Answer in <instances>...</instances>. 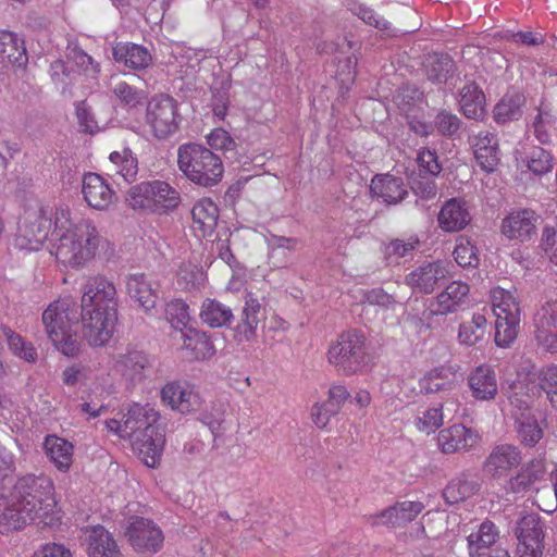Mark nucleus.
Instances as JSON below:
<instances>
[{"mask_svg": "<svg viewBox=\"0 0 557 557\" xmlns=\"http://www.w3.org/2000/svg\"><path fill=\"white\" fill-rule=\"evenodd\" d=\"M460 107L468 119H479L484 113L485 96L474 83H467L460 90Z\"/></svg>", "mask_w": 557, "mask_h": 557, "instance_id": "nucleus-38", "label": "nucleus"}, {"mask_svg": "<svg viewBox=\"0 0 557 557\" xmlns=\"http://www.w3.org/2000/svg\"><path fill=\"white\" fill-rule=\"evenodd\" d=\"M419 173L422 176H437L442 171V165L435 151L430 149H421L417 157Z\"/></svg>", "mask_w": 557, "mask_h": 557, "instance_id": "nucleus-56", "label": "nucleus"}, {"mask_svg": "<svg viewBox=\"0 0 557 557\" xmlns=\"http://www.w3.org/2000/svg\"><path fill=\"white\" fill-rule=\"evenodd\" d=\"M81 319L91 346H103L112 337L117 320V298L114 284L107 277L95 275L86 280L82 287Z\"/></svg>", "mask_w": 557, "mask_h": 557, "instance_id": "nucleus-3", "label": "nucleus"}, {"mask_svg": "<svg viewBox=\"0 0 557 557\" xmlns=\"http://www.w3.org/2000/svg\"><path fill=\"white\" fill-rule=\"evenodd\" d=\"M425 506L420 500H398L383 510L366 517L371 527L400 529L411 523Z\"/></svg>", "mask_w": 557, "mask_h": 557, "instance_id": "nucleus-12", "label": "nucleus"}, {"mask_svg": "<svg viewBox=\"0 0 557 557\" xmlns=\"http://www.w3.org/2000/svg\"><path fill=\"white\" fill-rule=\"evenodd\" d=\"M147 364V356L135 349L108 356L99 362V367L103 370V376L120 375L129 381L140 380Z\"/></svg>", "mask_w": 557, "mask_h": 557, "instance_id": "nucleus-14", "label": "nucleus"}, {"mask_svg": "<svg viewBox=\"0 0 557 557\" xmlns=\"http://www.w3.org/2000/svg\"><path fill=\"white\" fill-rule=\"evenodd\" d=\"M522 374L519 372L517 375ZM530 374L540 388V396L545 392L553 407H557V363L543 366L536 374Z\"/></svg>", "mask_w": 557, "mask_h": 557, "instance_id": "nucleus-44", "label": "nucleus"}, {"mask_svg": "<svg viewBox=\"0 0 557 557\" xmlns=\"http://www.w3.org/2000/svg\"><path fill=\"white\" fill-rule=\"evenodd\" d=\"M536 215L530 210H518L510 212L502 223V233L508 239H530L536 230Z\"/></svg>", "mask_w": 557, "mask_h": 557, "instance_id": "nucleus-28", "label": "nucleus"}, {"mask_svg": "<svg viewBox=\"0 0 557 557\" xmlns=\"http://www.w3.org/2000/svg\"><path fill=\"white\" fill-rule=\"evenodd\" d=\"M76 117L78 121L79 129L84 133L95 134L99 132L100 127L96 121L90 108L86 101H79L75 104Z\"/></svg>", "mask_w": 557, "mask_h": 557, "instance_id": "nucleus-59", "label": "nucleus"}, {"mask_svg": "<svg viewBox=\"0 0 557 557\" xmlns=\"http://www.w3.org/2000/svg\"><path fill=\"white\" fill-rule=\"evenodd\" d=\"M199 317L202 323L216 329L230 324L233 320V312L224 304L207 298L201 305Z\"/></svg>", "mask_w": 557, "mask_h": 557, "instance_id": "nucleus-39", "label": "nucleus"}, {"mask_svg": "<svg viewBox=\"0 0 557 557\" xmlns=\"http://www.w3.org/2000/svg\"><path fill=\"white\" fill-rule=\"evenodd\" d=\"M338 413L335 408L327 406L326 400L313 404L310 411L313 424L321 430L326 429L331 419Z\"/></svg>", "mask_w": 557, "mask_h": 557, "instance_id": "nucleus-58", "label": "nucleus"}, {"mask_svg": "<svg viewBox=\"0 0 557 557\" xmlns=\"http://www.w3.org/2000/svg\"><path fill=\"white\" fill-rule=\"evenodd\" d=\"M125 534L137 553H158L164 542L162 530L150 519L132 517Z\"/></svg>", "mask_w": 557, "mask_h": 557, "instance_id": "nucleus-13", "label": "nucleus"}, {"mask_svg": "<svg viewBox=\"0 0 557 557\" xmlns=\"http://www.w3.org/2000/svg\"><path fill=\"white\" fill-rule=\"evenodd\" d=\"M82 195L87 206L96 211L110 210L119 199L111 183L95 172L84 174Z\"/></svg>", "mask_w": 557, "mask_h": 557, "instance_id": "nucleus-17", "label": "nucleus"}, {"mask_svg": "<svg viewBox=\"0 0 557 557\" xmlns=\"http://www.w3.org/2000/svg\"><path fill=\"white\" fill-rule=\"evenodd\" d=\"M453 255L462 268H475L479 264L478 249L467 237L461 236L456 240Z\"/></svg>", "mask_w": 557, "mask_h": 557, "instance_id": "nucleus-49", "label": "nucleus"}, {"mask_svg": "<svg viewBox=\"0 0 557 557\" xmlns=\"http://www.w3.org/2000/svg\"><path fill=\"white\" fill-rule=\"evenodd\" d=\"M444 423L443 405L430 407L419 412L414 418L416 429L424 434L435 433Z\"/></svg>", "mask_w": 557, "mask_h": 557, "instance_id": "nucleus-48", "label": "nucleus"}, {"mask_svg": "<svg viewBox=\"0 0 557 557\" xmlns=\"http://www.w3.org/2000/svg\"><path fill=\"white\" fill-rule=\"evenodd\" d=\"M183 348L195 360H209L215 355V347L210 336L197 329L189 327L182 334Z\"/></svg>", "mask_w": 557, "mask_h": 557, "instance_id": "nucleus-33", "label": "nucleus"}, {"mask_svg": "<svg viewBox=\"0 0 557 557\" xmlns=\"http://www.w3.org/2000/svg\"><path fill=\"white\" fill-rule=\"evenodd\" d=\"M206 141L208 144V148L220 151H230L233 150L236 146L235 140L231 136V134L221 127L213 128L208 135H206Z\"/></svg>", "mask_w": 557, "mask_h": 557, "instance_id": "nucleus-57", "label": "nucleus"}, {"mask_svg": "<svg viewBox=\"0 0 557 557\" xmlns=\"http://www.w3.org/2000/svg\"><path fill=\"white\" fill-rule=\"evenodd\" d=\"M522 461L520 449L512 444H499L492 448L483 462L484 473L494 480L506 479Z\"/></svg>", "mask_w": 557, "mask_h": 557, "instance_id": "nucleus-18", "label": "nucleus"}, {"mask_svg": "<svg viewBox=\"0 0 557 557\" xmlns=\"http://www.w3.org/2000/svg\"><path fill=\"white\" fill-rule=\"evenodd\" d=\"M127 205L140 213L166 214L182 201L180 191L165 181L153 180L132 186L126 194Z\"/></svg>", "mask_w": 557, "mask_h": 557, "instance_id": "nucleus-9", "label": "nucleus"}, {"mask_svg": "<svg viewBox=\"0 0 557 557\" xmlns=\"http://www.w3.org/2000/svg\"><path fill=\"white\" fill-rule=\"evenodd\" d=\"M206 283L207 274L202 267L190 261H184L181 263L174 280V284L178 290H199L206 285Z\"/></svg>", "mask_w": 557, "mask_h": 557, "instance_id": "nucleus-37", "label": "nucleus"}, {"mask_svg": "<svg viewBox=\"0 0 557 557\" xmlns=\"http://www.w3.org/2000/svg\"><path fill=\"white\" fill-rule=\"evenodd\" d=\"M109 160L114 166L115 174L122 176L126 182L135 180L138 162L131 149L123 148L122 151H113L110 153Z\"/></svg>", "mask_w": 557, "mask_h": 557, "instance_id": "nucleus-45", "label": "nucleus"}, {"mask_svg": "<svg viewBox=\"0 0 557 557\" xmlns=\"http://www.w3.org/2000/svg\"><path fill=\"white\" fill-rule=\"evenodd\" d=\"M0 60L2 63L22 66L27 61L24 41L16 34L0 30Z\"/></svg>", "mask_w": 557, "mask_h": 557, "instance_id": "nucleus-36", "label": "nucleus"}, {"mask_svg": "<svg viewBox=\"0 0 557 557\" xmlns=\"http://www.w3.org/2000/svg\"><path fill=\"white\" fill-rule=\"evenodd\" d=\"M145 122L153 137L165 139L178 129L180 114L176 101L170 96H158L149 100Z\"/></svg>", "mask_w": 557, "mask_h": 557, "instance_id": "nucleus-11", "label": "nucleus"}, {"mask_svg": "<svg viewBox=\"0 0 557 557\" xmlns=\"http://www.w3.org/2000/svg\"><path fill=\"white\" fill-rule=\"evenodd\" d=\"M112 91L120 103L129 109L137 107L144 99V92L126 82L117 83Z\"/></svg>", "mask_w": 557, "mask_h": 557, "instance_id": "nucleus-54", "label": "nucleus"}, {"mask_svg": "<svg viewBox=\"0 0 557 557\" xmlns=\"http://www.w3.org/2000/svg\"><path fill=\"white\" fill-rule=\"evenodd\" d=\"M112 54L115 62L135 71L145 70L152 62L149 50L133 42H116L112 48Z\"/></svg>", "mask_w": 557, "mask_h": 557, "instance_id": "nucleus-30", "label": "nucleus"}, {"mask_svg": "<svg viewBox=\"0 0 557 557\" xmlns=\"http://www.w3.org/2000/svg\"><path fill=\"white\" fill-rule=\"evenodd\" d=\"M487 313L488 310L484 307L473 312L469 321L460 323L458 329V341L460 344L474 346L484 339L487 330Z\"/></svg>", "mask_w": 557, "mask_h": 557, "instance_id": "nucleus-35", "label": "nucleus"}, {"mask_svg": "<svg viewBox=\"0 0 557 557\" xmlns=\"http://www.w3.org/2000/svg\"><path fill=\"white\" fill-rule=\"evenodd\" d=\"M42 450L46 458L59 472L70 471L74 461L73 443L55 434H49L44 440Z\"/></svg>", "mask_w": 557, "mask_h": 557, "instance_id": "nucleus-26", "label": "nucleus"}, {"mask_svg": "<svg viewBox=\"0 0 557 557\" xmlns=\"http://www.w3.org/2000/svg\"><path fill=\"white\" fill-rule=\"evenodd\" d=\"M0 496L4 504L0 506V520H9L8 534L29 523L51 527L61 520L54 483L47 474H26L15 482L9 496Z\"/></svg>", "mask_w": 557, "mask_h": 557, "instance_id": "nucleus-2", "label": "nucleus"}, {"mask_svg": "<svg viewBox=\"0 0 557 557\" xmlns=\"http://www.w3.org/2000/svg\"><path fill=\"white\" fill-rule=\"evenodd\" d=\"M528 169L536 175H544L552 171L554 165L553 154L541 148H534L528 158Z\"/></svg>", "mask_w": 557, "mask_h": 557, "instance_id": "nucleus-52", "label": "nucleus"}, {"mask_svg": "<svg viewBox=\"0 0 557 557\" xmlns=\"http://www.w3.org/2000/svg\"><path fill=\"white\" fill-rule=\"evenodd\" d=\"M26 248L39 250L51 236V255L65 268L81 269L91 262L107 244L106 237L90 218L72 220L65 205H41L29 211L20 226Z\"/></svg>", "mask_w": 557, "mask_h": 557, "instance_id": "nucleus-1", "label": "nucleus"}, {"mask_svg": "<svg viewBox=\"0 0 557 557\" xmlns=\"http://www.w3.org/2000/svg\"><path fill=\"white\" fill-rule=\"evenodd\" d=\"M84 543L88 557H122L113 535L100 524L84 529Z\"/></svg>", "mask_w": 557, "mask_h": 557, "instance_id": "nucleus-21", "label": "nucleus"}, {"mask_svg": "<svg viewBox=\"0 0 557 557\" xmlns=\"http://www.w3.org/2000/svg\"><path fill=\"white\" fill-rule=\"evenodd\" d=\"M72 552L63 544L47 543L41 545L33 554V557H72Z\"/></svg>", "mask_w": 557, "mask_h": 557, "instance_id": "nucleus-64", "label": "nucleus"}, {"mask_svg": "<svg viewBox=\"0 0 557 557\" xmlns=\"http://www.w3.org/2000/svg\"><path fill=\"white\" fill-rule=\"evenodd\" d=\"M177 168L187 181L202 188L219 185L224 176L222 158L207 146L195 141L178 146Z\"/></svg>", "mask_w": 557, "mask_h": 557, "instance_id": "nucleus-7", "label": "nucleus"}, {"mask_svg": "<svg viewBox=\"0 0 557 557\" xmlns=\"http://www.w3.org/2000/svg\"><path fill=\"white\" fill-rule=\"evenodd\" d=\"M533 322L537 345L545 351L557 354V296L545 298L536 310Z\"/></svg>", "mask_w": 557, "mask_h": 557, "instance_id": "nucleus-16", "label": "nucleus"}, {"mask_svg": "<svg viewBox=\"0 0 557 557\" xmlns=\"http://www.w3.org/2000/svg\"><path fill=\"white\" fill-rule=\"evenodd\" d=\"M165 319L174 331L188 330L190 322L189 306L183 299H172L165 305Z\"/></svg>", "mask_w": 557, "mask_h": 557, "instance_id": "nucleus-46", "label": "nucleus"}, {"mask_svg": "<svg viewBox=\"0 0 557 557\" xmlns=\"http://www.w3.org/2000/svg\"><path fill=\"white\" fill-rule=\"evenodd\" d=\"M78 322L77 304L73 297H61L51 302L42 313L48 337L65 356H75L79 345L73 326Z\"/></svg>", "mask_w": 557, "mask_h": 557, "instance_id": "nucleus-8", "label": "nucleus"}, {"mask_svg": "<svg viewBox=\"0 0 557 557\" xmlns=\"http://www.w3.org/2000/svg\"><path fill=\"white\" fill-rule=\"evenodd\" d=\"M160 398L163 405L182 414L199 410L202 404V398L195 386L181 380L166 382L160 391Z\"/></svg>", "mask_w": 557, "mask_h": 557, "instance_id": "nucleus-15", "label": "nucleus"}, {"mask_svg": "<svg viewBox=\"0 0 557 557\" xmlns=\"http://www.w3.org/2000/svg\"><path fill=\"white\" fill-rule=\"evenodd\" d=\"M546 474L545 462L542 459H533L521 467L519 472L508 481V490L512 493H521L529 490L535 483L544 480Z\"/></svg>", "mask_w": 557, "mask_h": 557, "instance_id": "nucleus-34", "label": "nucleus"}, {"mask_svg": "<svg viewBox=\"0 0 557 557\" xmlns=\"http://www.w3.org/2000/svg\"><path fill=\"white\" fill-rule=\"evenodd\" d=\"M128 296L145 311L154 309L159 298L153 283L143 273L132 274L126 282Z\"/></svg>", "mask_w": 557, "mask_h": 557, "instance_id": "nucleus-29", "label": "nucleus"}, {"mask_svg": "<svg viewBox=\"0 0 557 557\" xmlns=\"http://www.w3.org/2000/svg\"><path fill=\"white\" fill-rule=\"evenodd\" d=\"M81 380H103V373L85 366H72L62 373V381L67 386H74Z\"/></svg>", "mask_w": 557, "mask_h": 557, "instance_id": "nucleus-53", "label": "nucleus"}, {"mask_svg": "<svg viewBox=\"0 0 557 557\" xmlns=\"http://www.w3.org/2000/svg\"><path fill=\"white\" fill-rule=\"evenodd\" d=\"M518 547L525 549H541L543 552L544 531L541 519L535 513L523 516L517 527Z\"/></svg>", "mask_w": 557, "mask_h": 557, "instance_id": "nucleus-31", "label": "nucleus"}, {"mask_svg": "<svg viewBox=\"0 0 557 557\" xmlns=\"http://www.w3.org/2000/svg\"><path fill=\"white\" fill-rule=\"evenodd\" d=\"M470 286L462 281L450 282L434 299L432 311L436 315L455 313L468 300Z\"/></svg>", "mask_w": 557, "mask_h": 557, "instance_id": "nucleus-24", "label": "nucleus"}, {"mask_svg": "<svg viewBox=\"0 0 557 557\" xmlns=\"http://www.w3.org/2000/svg\"><path fill=\"white\" fill-rule=\"evenodd\" d=\"M326 360L334 370L345 376L369 372L374 356L366 334L358 329L341 332L327 346Z\"/></svg>", "mask_w": 557, "mask_h": 557, "instance_id": "nucleus-6", "label": "nucleus"}, {"mask_svg": "<svg viewBox=\"0 0 557 557\" xmlns=\"http://www.w3.org/2000/svg\"><path fill=\"white\" fill-rule=\"evenodd\" d=\"M73 61L87 76L97 78L100 73V64L82 49L75 48L73 50Z\"/></svg>", "mask_w": 557, "mask_h": 557, "instance_id": "nucleus-60", "label": "nucleus"}, {"mask_svg": "<svg viewBox=\"0 0 557 557\" xmlns=\"http://www.w3.org/2000/svg\"><path fill=\"white\" fill-rule=\"evenodd\" d=\"M259 309L260 305L256 300L246 302L242 321L235 327V339L237 342H251L256 338Z\"/></svg>", "mask_w": 557, "mask_h": 557, "instance_id": "nucleus-42", "label": "nucleus"}, {"mask_svg": "<svg viewBox=\"0 0 557 557\" xmlns=\"http://www.w3.org/2000/svg\"><path fill=\"white\" fill-rule=\"evenodd\" d=\"M447 275L446 265L442 261L424 263L406 276V284L414 292L431 294L440 280Z\"/></svg>", "mask_w": 557, "mask_h": 557, "instance_id": "nucleus-23", "label": "nucleus"}, {"mask_svg": "<svg viewBox=\"0 0 557 557\" xmlns=\"http://www.w3.org/2000/svg\"><path fill=\"white\" fill-rule=\"evenodd\" d=\"M191 228L199 237L211 236L218 225L219 208L209 197L198 199L191 208Z\"/></svg>", "mask_w": 557, "mask_h": 557, "instance_id": "nucleus-25", "label": "nucleus"}, {"mask_svg": "<svg viewBox=\"0 0 557 557\" xmlns=\"http://www.w3.org/2000/svg\"><path fill=\"white\" fill-rule=\"evenodd\" d=\"M370 189L374 196L388 205L401 201L407 195L404 181L391 174L375 175L371 181Z\"/></svg>", "mask_w": 557, "mask_h": 557, "instance_id": "nucleus-32", "label": "nucleus"}, {"mask_svg": "<svg viewBox=\"0 0 557 557\" xmlns=\"http://www.w3.org/2000/svg\"><path fill=\"white\" fill-rule=\"evenodd\" d=\"M435 126L442 135H453L459 128V119L455 114L442 111L435 117Z\"/></svg>", "mask_w": 557, "mask_h": 557, "instance_id": "nucleus-63", "label": "nucleus"}, {"mask_svg": "<svg viewBox=\"0 0 557 557\" xmlns=\"http://www.w3.org/2000/svg\"><path fill=\"white\" fill-rule=\"evenodd\" d=\"M521 98L520 96L506 95L495 106L494 116L497 122L505 123L517 119L520 114Z\"/></svg>", "mask_w": 557, "mask_h": 557, "instance_id": "nucleus-50", "label": "nucleus"}, {"mask_svg": "<svg viewBox=\"0 0 557 557\" xmlns=\"http://www.w3.org/2000/svg\"><path fill=\"white\" fill-rule=\"evenodd\" d=\"M480 485L467 474L453 479L444 488L443 496L448 504H458L474 495Z\"/></svg>", "mask_w": 557, "mask_h": 557, "instance_id": "nucleus-40", "label": "nucleus"}, {"mask_svg": "<svg viewBox=\"0 0 557 557\" xmlns=\"http://www.w3.org/2000/svg\"><path fill=\"white\" fill-rule=\"evenodd\" d=\"M471 221L467 202L461 198H451L441 208L437 215L438 226L448 233L463 230Z\"/></svg>", "mask_w": 557, "mask_h": 557, "instance_id": "nucleus-27", "label": "nucleus"}, {"mask_svg": "<svg viewBox=\"0 0 557 557\" xmlns=\"http://www.w3.org/2000/svg\"><path fill=\"white\" fill-rule=\"evenodd\" d=\"M469 144L480 169L486 173H494L502 160L497 135L482 129L469 137Z\"/></svg>", "mask_w": 557, "mask_h": 557, "instance_id": "nucleus-19", "label": "nucleus"}, {"mask_svg": "<svg viewBox=\"0 0 557 557\" xmlns=\"http://www.w3.org/2000/svg\"><path fill=\"white\" fill-rule=\"evenodd\" d=\"M468 386L471 396L478 401L495 399L498 393V382L495 370L490 364H480L468 375Z\"/></svg>", "mask_w": 557, "mask_h": 557, "instance_id": "nucleus-22", "label": "nucleus"}, {"mask_svg": "<svg viewBox=\"0 0 557 557\" xmlns=\"http://www.w3.org/2000/svg\"><path fill=\"white\" fill-rule=\"evenodd\" d=\"M363 302L371 306L389 308L396 304V299L392 294L385 292L382 287L372 288L363 294Z\"/></svg>", "mask_w": 557, "mask_h": 557, "instance_id": "nucleus-61", "label": "nucleus"}, {"mask_svg": "<svg viewBox=\"0 0 557 557\" xmlns=\"http://www.w3.org/2000/svg\"><path fill=\"white\" fill-rule=\"evenodd\" d=\"M480 441L478 431L461 423L443 429L437 436L438 447L444 454L471 450L479 445Z\"/></svg>", "mask_w": 557, "mask_h": 557, "instance_id": "nucleus-20", "label": "nucleus"}, {"mask_svg": "<svg viewBox=\"0 0 557 557\" xmlns=\"http://www.w3.org/2000/svg\"><path fill=\"white\" fill-rule=\"evenodd\" d=\"M159 413L140 405L132 406L125 419H111L104 425L109 433L122 438H131L133 448L149 468H156L161 459L165 443L164 431L157 424Z\"/></svg>", "mask_w": 557, "mask_h": 557, "instance_id": "nucleus-4", "label": "nucleus"}, {"mask_svg": "<svg viewBox=\"0 0 557 557\" xmlns=\"http://www.w3.org/2000/svg\"><path fill=\"white\" fill-rule=\"evenodd\" d=\"M540 388L530 374H519L510 383L507 398L515 419L516 432L524 446H535L547 428L546 413L535 406Z\"/></svg>", "mask_w": 557, "mask_h": 557, "instance_id": "nucleus-5", "label": "nucleus"}, {"mask_svg": "<svg viewBox=\"0 0 557 557\" xmlns=\"http://www.w3.org/2000/svg\"><path fill=\"white\" fill-rule=\"evenodd\" d=\"M492 311L495 315V344L509 347L517 338L520 327V304L515 290L499 286L491 290Z\"/></svg>", "mask_w": 557, "mask_h": 557, "instance_id": "nucleus-10", "label": "nucleus"}, {"mask_svg": "<svg viewBox=\"0 0 557 557\" xmlns=\"http://www.w3.org/2000/svg\"><path fill=\"white\" fill-rule=\"evenodd\" d=\"M499 532L494 522L485 520L479 529L467 537L471 556L480 555V550L491 547L498 539Z\"/></svg>", "mask_w": 557, "mask_h": 557, "instance_id": "nucleus-43", "label": "nucleus"}, {"mask_svg": "<svg viewBox=\"0 0 557 557\" xmlns=\"http://www.w3.org/2000/svg\"><path fill=\"white\" fill-rule=\"evenodd\" d=\"M349 397L350 393L346 386L342 384H334L327 391V406L341 411Z\"/></svg>", "mask_w": 557, "mask_h": 557, "instance_id": "nucleus-62", "label": "nucleus"}, {"mask_svg": "<svg viewBox=\"0 0 557 557\" xmlns=\"http://www.w3.org/2000/svg\"><path fill=\"white\" fill-rule=\"evenodd\" d=\"M421 393L433 394L442 391H448L453 387V380L448 371L443 368H436L428 372L419 381Z\"/></svg>", "mask_w": 557, "mask_h": 557, "instance_id": "nucleus-47", "label": "nucleus"}, {"mask_svg": "<svg viewBox=\"0 0 557 557\" xmlns=\"http://www.w3.org/2000/svg\"><path fill=\"white\" fill-rule=\"evenodd\" d=\"M555 119L549 112L539 110L533 121L534 135L541 144H549L552 141V129Z\"/></svg>", "mask_w": 557, "mask_h": 557, "instance_id": "nucleus-55", "label": "nucleus"}, {"mask_svg": "<svg viewBox=\"0 0 557 557\" xmlns=\"http://www.w3.org/2000/svg\"><path fill=\"white\" fill-rule=\"evenodd\" d=\"M4 334L7 336V341L12 352L23 358L28 362H34L37 359V351L35 347L23 339V337L10 329H5Z\"/></svg>", "mask_w": 557, "mask_h": 557, "instance_id": "nucleus-51", "label": "nucleus"}, {"mask_svg": "<svg viewBox=\"0 0 557 557\" xmlns=\"http://www.w3.org/2000/svg\"><path fill=\"white\" fill-rule=\"evenodd\" d=\"M424 71L430 81L445 83L455 69L454 60L447 54H429L423 62Z\"/></svg>", "mask_w": 557, "mask_h": 557, "instance_id": "nucleus-41", "label": "nucleus"}]
</instances>
